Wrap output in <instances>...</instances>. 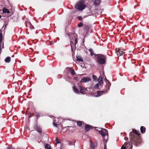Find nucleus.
<instances>
[{"instance_id": "f257e3e1", "label": "nucleus", "mask_w": 149, "mask_h": 149, "mask_svg": "<svg viewBox=\"0 0 149 149\" xmlns=\"http://www.w3.org/2000/svg\"><path fill=\"white\" fill-rule=\"evenodd\" d=\"M140 133L135 129H133L130 133L129 138L130 141L125 142L122 146L121 149H132V144L138 146L142 142Z\"/></svg>"}, {"instance_id": "f03ea898", "label": "nucleus", "mask_w": 149, "mask_h": 149, "mask_svg": "<svg viewBox=\"0 0 149 149\" xmlns=\"http://www.w3.org/2000/svg\"><path fill=\"white\" fill-rule=\"evenodd\" d=\"M96 55L97 56V61L99 63L103 64L105 63L107 59L106 56L101 54H97Z\"/></svg>"}, {"instance_id": "7ed1b4c3", "label": "nucleus", "mask_w": 149, "mask_h": 149, "mask_svg": "<svg viewBox=\"0 0 149 149\" xmlns=\"http://www.w3.org/2000/svg\"><path fill=\"white\" fill-rule=\"evenodd\" d=\"M85 1L81 0L78 2L76 4V8L79 10L82 11L86 7Z\"/></svg>"}, {"instance_id": "20e7f679", "label": "nucleus", "mask_w": 149, "mask_h": 149, "mask_svg": "<svg viewBox=\"0 0 149 149\" xmlns=\"http://www.w3.org/2000/svg\"><path fill=\"white\" fill-rule=\"evenodd\" d=\"M70 46L71 49V51L72 52V58L73 59H74V51L73 50V48L74 46V33H72L70 34Z\"/></svg>"}, {"instance_id": "39448f33", "label": "nucleus", "mask_w": 149, "mask_h": 149, "mask_svg": "<svg viewBox=\"0 0 149 149\" xmlns=\"http://www.w3.org/2000/svg\"><path fill=\"white\" fill-rule=\"evenodd\" d=\"M100 134L103 136V139L106 141V140L105 139V137L107 134H108V131L106 129H102L101 130L98 131Z\"/></svg>"}, {"instance_id": "423d86ee", "label": "nucleus", "mask_w": 149, "mask_h": 149, "mask_svg": "<svg viewBox=\"0 0 149 149\" xmlns=\"http://www.w3.org/2000/svg\"><path fill=\"white\" fill-rule=\"evenodd\" d=\"M125 51V50L118 48V50H116V53L117 56H120L123 55V54L125 53V52L123 51Z\"/></svg>"}, {"instance_id": "0eeeda50", "label": "nucleus", "mask_w": 149, "mask_h": 149, "mask_svg": "<svg viewBox=\"0 0 149 149\" xmlns=\"http://www.w3.org/2000/svg\"><path fill=\"white\" fill-rule=\"evenodd\" d=\"M91 79L89 77H84L82 78L81 81V83H86L91 81Z\"/></svg>"}, {"instance_id": "6e6552de", "label": "nucleus", "mask_w": 149, "mask_h": 149, "mask_svg": "<svg viewBox=\"0 0 149 149\" xmlns=\"http://www.w3.org/2000/svg\"><path fill=\"white\" fill-rule=\"evenodd\" d=\"M105 81H106V84L105 86L106 89H105V91H106L109 89V87L111 85V84L107 79H106Z\"/></svg>"}, {"instance_id": "1a4fd4ad", "label": "nucleus", "mask_w": 149, "mask_h": 149, "mask_svg": "<svg viewBox=\"0 0 149 149\" xmlns=\"http://www.w3.org/2000/svg\"><path fill=\"white\" fill-rule=\"evenodd\" d=\"M79 89L80 92L82 94H84V92L86 90V89L84 87H82L80 86H79Z\"/></svg>"}, {"instance_id": "9d476101", "label": "nucleus", "mask_w": 149, "mask_h": 149, "mask_svg": "<svg viewBox=\"0 0 149 149\" xmlns=\"http://www.w3.org/2000/svg\"><path fill=\"white\" fill-rule=\"evenodd\" d=\"M65 70L68 71V72H70L72 75H74V72L73 69H72L71 68H68L65 69Z\"/></svg>"}, {"instance_id": "9b49d317", "label": "nucleus", "mask_w": 149, "mask_h": 149, "mask_svg": "<svg viewBox=\"0 0 149 149\" xmlns=\"http://www.w3.org/2000/svg\"><path fill=\"white\" fill-rule=\"evenodd\" d=\"M93 128V127L89 125L88 124H86L85 126V131L86 132L89 131L90 129Z\"/></svg>"}, {"instance_id": "f8f14e48", "label": "nucleus", "mask_w": 149, "mask_h": 149, "mask_svg": "<svg viewBox=\"0 0 149 149\" xmlns=\"http://www.w3.org/2000/svg\"><path fill=\"white\" fill-rule=\"evenodd\" d=\"M98 81L100 85L101 86H102L103 83V82L102 78L101 76H100L99 77L98 79Z\"/></svg>"}, {"instance_id": "ddd939ff", "label": "nucleus", "mask_w": 149, "mask_h": 149, "mask_svg": "<svg viewBox=\"0 0 149 149\" xmlns=\"http://www.w3.org/2000/svg\"><path fill=\"white\" fill-rule=\"evenodd\" d=\"M94 2V4L95 6L99 5L101 3V0H93Z\"/></svg>"}, {"instance_id": "4468645a", "label": "nucleus", "mask_w": 149, "mask_h": 149, "mask_svg": "<svg viewBox=\"0 0 149 149\" xmlns=\"http://www.w3.org/2000/svg\"><path fill=\"white\" fill-rule=\"evenodd\" d=\"M77 60L78 61L83 62V59L80 56L77 55L76 56Z\"/></svg>"}, {"instance_id": "2eb2a0df", "label": "nucleus", "mask_w": 149, "mask_h": 149, "mask_svg": "<svg viewBox=\"0 0 149 149\" xmlns=\"http://www.w3.org/2000/svg\"><path fill=\"white\" fill-rule=\"evenodd\" d=\"M141 132L142 134H144L146 132V128L142 126L140 127Z\"/></svg>"}, {"instance_id": "dca6fc26", "label": "nucleus", "mask_w": 149, "mask_h": 149, "mask_svg": "<svg viewBox=\"0 0 149 149\" xmlns=\"http://www.w3.org/2000/svg\"><path fill=\"white\" fill-rule=\"evenodd\" d=\"M105 91H98L97 92V96L99 97L102 94V93H103Z\"/></svg>"}, {"instance_id": "f3484780", "label": "nucleus", "mask_w": 149, "mask_h": 149, "mask_svg": "<svg viewBox=\"0 0 149 149\" xmlns=\"http://www.w3.org/2000/svg\"><path fill=\"white\" fill-rule=\"evenodd\" d=\"M2 10L3 12L4 13H10L8 10L6 8H3Z\"/></svg>"}, {"instance_id": "a211bd4d", "label": "nucleus", "mask_w": 149, "mask_h": 149, "mask_svg": "<svg viewBox=\"0 0 149 149\" xmlns=\"http://www.w3.org/2000/svg\"><path fill=\"white\" fill-rule=\"evenodd\" d=\"M11 58L10 57H8L5 60V61L7 63H9L10 61Z\"/></svg>"}, {"instance_id": "6ab92c4d", "label": "nucleus", "mask_w": 149, "mask_h": 149, "mask_svg": "<svg viewBox=\"0 0 149 149\" xmlns=\"http://www.w3.org/2000/svg\"><path fill=\"white\" fill-rule=\"evenodd\" d=\"M75 121L76 122V123H77V125L79 127H80L82 125V121H76L75 120Z\"/></svg>"}, {"instance_id": "aec40b11", "label": "nucleus", "mask_w": 149, "mask_h": 149, "mask_svg": "<svg viewBox=\"0 0 149 149\" xmlns=\"http://www.w3.org/2000/svg\"><path fill=\"white\" fill-rule=\"evenodd\" d=\"M89 51L90 53V55L91 56H92L93 55V50L92 49L90 48L89 49Z\"/></svg>"}, {"instance_id": "412c9836", "label": "nucleus", "mask_w": 149, "mask_h": 149, "mask_svg": "<svg viewBox=\"0 0 149 149\" xmlns=\"http://www.w3.org/2000/svg\"><path fill=\"white\" fill-rule=\"evenodd\" d=\"M36 130L39 133H41L42 132L41 129L38 127H36Z\"/></svg>"}, {"instance_id": "4be33fe9", "label": "nucleus", "mask_w": 149, "mask_h": 149, "mask_svg": "<svg viewBox=\"0 0 149 149\" xmlns=\"http://www.w3.org/2000/svg\"><path fill=\"white\" fill-rule=\"evenodd\" d=\"M45 148V149H51L50 146L48 144H46Z\"/></svg>"}, {"instance_id": "5701e85b", "label": "nucleus", "mask_w": 149, "mask_h": 149, "mask_svg": "<svg viewBox=\"0 0 149 149\" xmlns=\"http://www.w3.org/2000/svg\"><path fill=\"white\" fill-rule=\"evenodd\" d=\"M93 78L94 81L96 80L97 79L96 76L94 75H93Z\"/></svg>"}, {"instance_id": "b1692460", "label": "nucleus", "mask_w": 149, "mask_h": 149, "mask_svg": "<svg viewBox=\"0 0 149 149\" xmlns=\"http://www.w3.org/2000/svg\"><path fill=\"white\" fill-rule=\"evenodd\" d=\"M55 141L57 143H60L61 142V141L58 139V137H56V138Z\"/></svg>"}, {"instance_id": "393cba45", "label": "nucleus", "mask_w": 149, "mask_h": 149, "mask_svg": "<svg viewBox=\"0 0 149 149\" xmlns=\"http://www.w3.org/2000/svg\"><path fill=\"white\" fill-rule=\"evenodd\" d=\"M83 24L82 22H80L79 23L78 25V26L79 27H81L82 26Z\"/></svg>"}, {"instance_id": "a878e982", "label": "nucleus", "mask_w": 149, "mask_h": 149, "mask_svg": "<svg viewBox=\"0 0 149 149\" xmlns=\"http://www.w3.org/2000/svg\"><path fill=\"white\" fill-rule=\"evenodd\" d=\"M99 87V84H95L94 86V88H95L97 89H98Z\"/></svg>"}, {"instance_id": "bb28decb", "label": "nucleus", "mask_w": 149, "mask_h": 149, "mask_svg": "<svg viewBox=\"0 0 149 149\" xmlns=\"http://www.w3.org/2000/svg\"><path fill=\"white\" fill-rule=\"evenodd\" d=\"M69 127V130H73V131H72V132H73L74 131V127Z\"/></svg>"}, {"instance_id": "cd10ccee", "label": "nucleus", "mask_w": 149, "mask_h": 149, "mask_svg": "<svg viewBox=\"0 0 149 149\" xmlns=\"http://www.w3.org/2000/svg\"><path fill=\"white\" fill-rule=\"evenodd\" d=\"M75 93H79V90L75 87Z\"/></svg>"}, {"instance_id": "c85d7f7f", "label": "nucleus", "mask_w": 149, "mask_h": 149, "mask_svg": "<svg viewBox=\"0 0 149 149\" xmlns=\"http://www.w3.org/2000/svg\"><path fill=\"white\" fill-rule=\"evenodd\" d=\"M30 27L31 28V29H32L34 28V26L30 23Z\"/></svg>"}, {"instance_id": "c756f323", "label": "nucleus", "mask_w": 149, "mask_h": 149, "mask_svg": "<svg viewBox=\"0 0 149 149\" xmlns=\"http://www.w3.org/2000/svg\"><path fill=\"white\" fill-rule=\"evenodd\" d=\"M53 125L56 127H57V124L55 123V122L54 120L53 121Z\"/></svg>"}, {"instance_id": "7c9ffc66", "label": "nucleus", "mask_w": 149, "mask_h": 149, "mask_svg": "<svg viewBox=\"0 0 149 149\" xmlns=\"http://www.w3.org/2000/svg\"><path fill=\"white\" fill-rule=\"evenodd\" d=\"M124 139L126 141H127V142H128L129 141V139H128V138L127 137H125L124 138ZM129 141H130V140Z\"/></svg>"}, {"instance_id": "2f4dec72", "label": "nucleus", "mask_w": 149, "mask_h": 149, "mask_svg": "<svg viewBox=\"0 0 149 149\" xmlns=\"http://www.w3.org/2000/svg\"><path fill=\"white\" fill-rule=\"evenodd\" d=\"M77 18L80 20H81L82 19V17L81 16H78L77 17Z\"/></svg>"}, {"instance_id": "473e14b6", "label": "nucleus", "mask_w": 149, "mask_h": 149, "mask_svg": "<svg viewBox=\"0 0 149 149\" xmlns=\"http://www.w3.org/2000/svg\"><path fill=\"white\" fill-rule=\"evenodd\" d=\"M104 149H107V147L106 144V143H104Z\"/></svg>"}, {"instance_id": "72a5a7b5", "label": "nucleus", "mask_w": 149, "mask_h": 149, "mask_svg": "<svg viewBox=\"0 0 149 149\" xmlns=\"http://www.w3.org/2000/svg\"><path fill=\"white\" fill-rule=\"evenodd\" d=\"M91 147L92 148L94 149L95 148V146L94 145H93V144H92L91 145Z\"/></svg>"}, {"instance_id": "f704fd0d", "label": "nucleus", "mask_w": 149, "mask_h": 149, "mask_svg": "<svg viewBox=\"0 0 149 149\" xmlns=\"http://www.w3.org/2000/svg\"><path fill=\"white\" fill-rule=\"evenodd\" d=\"M7 149H13L11 146H10L7 148Z\"/></svg>"}, {"instance_id": "c9c22d12", "label": "nucleus", "mask_w": 149, "mask_h": 149, "mask_svg": "<svg viewBox=\"0 0 149 149\" xmlns=\"http://www.w3.org/2000/svg\"><path fill=\"white\" fill-rule=\"evenodd\" d=\"M74 12H73L72 13H71V16H72V17H74Z\"/></svg>"}, {"instance_id": "e433bc0d", "label": "nucleus", "mask_w": 149, "mask_h": 149, "mask_svg": "<svg viewBox=\"0 0 149 149\" xmlns=\"http://www.w3.org/2000/svg\"><path fill=\"white\" fill-rule=\"evenodd\" d=\"M54 43L53 42H50L49 43V45H51L54 44Z\"/></svg>"}, {"instance_id": "4c0bfd02", "label": "nucleus", "mask_w": 149, "mask_h": 149, "mask_svg": "<svg viewBox=\"0 0 149 149\" xmlns=\"http://www.w3.org/2000/svg\"><path fill=\"white\" fill-rule=\"evenodd\" d=\"M77 43V39L75 38V45H76Z\"/></svg>"}, {"instance_id": "58836bf2", "label": "nucleus", "mask_w": 149, "mask_h": 149, "mask_svg": "<svg viewBox=\"0 0 149 149\" xmlns=\"http://www.w3.org/2000/svg\"><path fill=\"white\" fill-rule=\"evenodd\" d=\"M73 90L74 91V86H72Z\"/></svg>"}, {"instance_id": "ea45409f", "label": "nucleus", "mask_w": 149, "mask_h": 149, "mask_svg": "<svg viewBox=\"0 0 149 149\" xmlns=\"http://www.w3.org/2000/svg\"><path fill=\"white\" fill-rule=\"evenodd\" d=\"M36 116L37 117H38L39 116V114H36Z\"/></svg>"}, {"instance_id": "a19ab883", "label": "nucleus", "mask_w": 149, "mask_h": 149, "mask_svg": "<svg viewBox=\"0 0 149 149\" xmlns=\"http://www.w3.org/2000/svg\"><path fill=\"white\" fill-rule=\"evenodd\" d=\"M88 26H86V28H85V29H88Z\"/></svg>"}, {"instance_id": "79ce46f5", "label": "nucleus", "mask_w": 149, "mask_h": 149, "mask_svg": "<svg viewBox=\"0 0 149 149\" xmlns=\"http://www.w3.org/2000/svg\"><path fill=\"white\" fill-rule=\"evenodd\" d=\"M4 26H5L6 27L7 26V24H4Z\"/></svg>"}, {"instance_id": "37998d69", "label": "nucleus", "mask_w": 149, "mask_h": 149, "mask_svg": "<svg viewBox=\"0 0 149 149\" xmlns=\"http://www.w3.org/2000/svg\"><path fill=\"white\" fill-rule=\"evenodd\" d=\"M76 78H77V77H75V79L76 80Z\"/></svg>"}, {"instance_id": "c03bdc74", "label": "nucleus", "mask_w": 149, "mask_h": 149, "mask_svg": "<svg viewBox=\"0 0 149 149\" xmlns=\"http://www.w3.org/2000/svg\"><path fill=\"white\" fill-rule=\"evenodd\" d=\"M1 15H0V18H1Z\"/></svg>"}, {"instance_id": "a18cd8bd", "label": "nucleus", "mask_w": 149, "mask_h": 149, "mask_svg": "<svg viewBox=\"0 0 149 149\" xmlns=\"http://www.w3.org/2000/svg\"><path fill=\"white\" fill-rule=\"evenodd\" d=\"M1 30L0 29V32H1Z\"/></svg>"}]
</instances>
